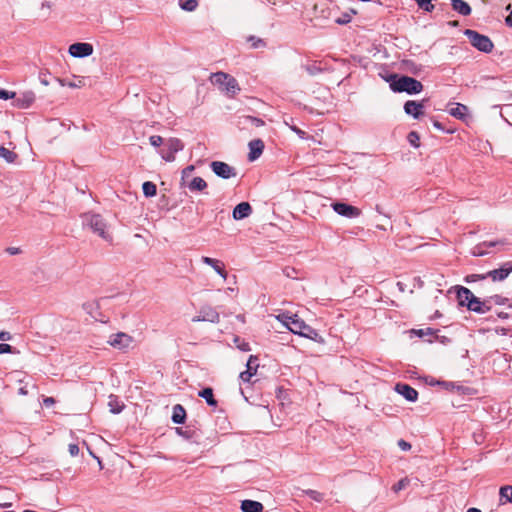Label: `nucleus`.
<instances>
[{"label":"nucleus","instance_id":"nucleus-22","mask_svg":"<svg viewBox=\"0 0 512 512\" xmlns=\"http://www.w3.org/2000/svg\"><path fill=\"white\" fill-rule=\"evenodd\" d=\"M241 510L243 512H262V503L254 500H243L241 503Z\"/></svg>","mask_w":512,"mask_h":512},{"label":"nucleus","instance_id":"nucleus-8","mask_svg":"<svg viewBox=\"0 0 512 512\" xmlns=\"http://www.w3.org/2000/svg\"><path fill=\"white\" fill-rule=\"evenodd\" d=\"M108 343L116 349L125 350L130 348V346L132 345L133 338L126 333L119 332L114 335H111L108 340Z\"/></svg>","mask_w":512,"mask_h":512},{"label":"nucleus","instance_id":"nucleus-60","mask_svg":"<svg viewBox=\"0 0 512 512\" xmlns=\"http://www.w3.org/2000/svg\"><path fill=\"white\" fill-rule=\"evenodd\" d=\"M293 130L298 133V134H303L304 132L301 131L300 129L296 128V127H293Z\"/></svg>","mask_w":512,"mask_h":512},{"label":"nucleus","instance_id":"nucleus-54","mask_svg":"<svg viewBox=\"0 0 512 512\" xmlns=\"http://www.w3.org/2000/svg\"><path fill=\"white\" fill-rule=\"evenodd\" d=\"M7 251L14 255V254H17L18 253V248H8Z\"/></svg>","mask_w":512,"mask_h":512},{"label":"nucleus","instance_id":"nucleus-19","mask_svg":"<svg viewBox=\"0 0 512 512\" xmlns=\"http://www.w3.org/2000/svg\"><path fill=\"white\" fill-rule=\"evenodd\" d=\"M423 104L413 100H409L404 104V111L406 114L418 119L423 113Z\"/></svg>","mask_w":512,"mask_h":512},{"label":"nucleus","instance_id":"nucleus-14","mask_svg":"<svg viewBox=\"0 0 512 512\" xmlns=\"http://www.w3.org/2000/svg\"><path fill=\"white\" fill-rule=\"evenodd\" d=\"M395 391L410 402H415L418 399V392L408 384L397 383Z\"/></svg>","mask_w":512,"mask_h":512},{"label":"nucleus","instance_id":"nucleus-44","mask_svg":"<svg viewBox=\"0 0 512 512\" xmlns=\"http://www.w3.org/2000/svg\"><path fill=\"white\" fill-rule=\"evenodd\" d=\"M149 142L152 146L159 147L160 145L163 144V138L158 135H153V136H150Z\"/></svg>","mask_w":512,"mask_h":512},{"label":"nucleus","instance_id":"nucleus-47","mask_svg":"<svg viewBox=\"0 0 512 512\" xmlns=\"http://www.w3.org/2000/svg\"><path fill=\"white\" fill-rule=\"evenodd\" d=\"M68 450L71 456L75 457L79 454V447L77 444H69Z\"/></svg>","mask_w":512,"mask_h":512},{"label":"nucleus","instance_id":"nucleus-61","mask_svg":"<svg viewBox=\"0 0 512 512\" xmlns=\"http://www.w3.org/2000/svg\"><path fill=\"white\" fill-rule=\"evenodd\" d=\"M41 83H42L43 85H45V86H47V85L49 84V83H48V81H46V80H41Z\"/></svg>","mask_w":512,"mask_h":512},{"label":"nucleus","instance_id":"nucleus-46","mask_svg":"<svg viewBox=\"0 0 512 512\" xmlns=\"http://www.w3.org/2000/svg\"><path fill=\"white\" fill-rule=\"evenodd\" d=\"M253 375H254V372H250V371L245 370V371L240 373V378L244 382H249Z\"/></svg>","mask_w":512,"mask_h":512},{"label":"nucleus","instance_id":"nucleus-40","mask_svg":"<svg viewBox=\"0 0 512 512\" xmlns=\"http://www.w3.org/2000/svg\"><path fill=\"white\" fill-rule=\"evenodd\" d=\"M418 6L426 11H431L434 6L431 4V0H415Z\"/></svg>","mask_w":512,"mask_h":512},{"label":"nucleus","instance_id":"nucleus-57","mask_svg":"<svg viewBox=\"0 0 512 512\" xmlns=\"http://www.w3.org/2000/svg\"><path fill=\"white\" fill-rule=\"evenodd\" d=\"M347 22H349V20L348 19L345 20V18H342V20L341 19L337 20V23H339V24H344V23H347Z\"/></svg>","mask_w":512,"mask_h":512},{"label":"nucleus","instance_id":"nucleus-20","mask_svg":"<svg viewBox=\"0 0 512 512\" xmlns=\"http://www.w3.org/2000/svg\"><path fill=\"white\" fill-rule=\"evenodd\" d=\"M249 155L248 158L250 161H255L260 157L264 149V143L260 139H255L249 142Z\"/></svg>","mask_w":512,"mask_h":512},{"label":"nucleus","instance_id":"nucleus-21","mask_svg":"<svg viewBox=\"0 0 512 512\" xmlns=\"http://www.w3.org/2000/svg\"><path fill=\"white\" fill-rule=\"evenodd\" d=\"M455 289H456L457 299H458L459 305L467 307V303H469V301H472V299L475 296L466 287L456 286Z\"/></svg>","mask_w":512,"mask_h":512},{"label":"nucleus","instance_id":"nucleus-45","mask_svg":"<svg viewBox=\"0 0 512 512\" xmlns=\"http://www.w3.org/2000/svg\"><path fill=\"white\" fill-rule=\"evenodd\" d=\"M14 353L13 348L9 344L0 343V354Z\"/></svg>","mask_w":512,"mask_h":512},{"label":"nucleus","instance_id":"nucleus-17","mask_svg":"<svg viewBox=\"0 0 512 512\" xmlns=\"http://www.w3.org/2000/svg\"><path fill=\"white\" fill-rule=\"evenodd\" d=\"M180 186L188 188L191 192H202L207 188V182L203 178L196 176Z\"/></svg>","mask_w":512,"mask_h":512},{"label":"nucleus","instance_id":"nucleus-56","mask_svg":"<svg viewBox=\"0 0 512 512\" xmlns=\"http://www.w3.org/2000/svg\"><path fill=\"white\" fill-rule=\"evenodd\" d=\"M467 512H482V511L480 509H478V508H469L467 510Z\"/></svg>","mask_w":512,"mask_h":512},{"label":"nucleus","instance_id":"nucleus-15","mask_svg":"<svg viewBox=\"0 0 512 512\" xmlns=\"http://www.w3.org/2000/svg\"><path fill=\"white\" fill-rule=\"evenodd\" d=\"M507 265L508 264L499 269L489 271L487 274L482 275L481 279H485L487 277L491 278L493 281H502L506 279L508 275L512 272V265H509L508 267Z\"/></svg>","mask_w":512,"mask_h":512},{"label":"nucleus","instance_id":"nucleus-34","mask_svg":"<svg viewBox=\"0 0 512 512\" xmlns=\"http://www.w3.org/2000/svg\"><path fill=\"white\" fill-rule=\"evenodd\" d=\"M499 494L501 499H505L508 502H512V486L501 487Z\"/></svg>","mask_w":512,"mask_h":512},{"label":"nucleus","instance_id":"nucleus-6","mask_svg":"<svg viewBox=\"0 0 512 512\" xmlns=\"http://www.w3.org/2000/svg\"><path fill=\"white\" fill-rule=\"evenodd\" d=\"M93 45L87 42H77L69 46L68 52L72 57L85 58L93 54Z\"/></svg>","mask_w":512,"mask_h":512},{"label":"nucleus","instance_id":"nucleus-39","mask_svg":"<svg viewBox=\"0 0 512 512\" xmlns=\"http://www.w3.org/2000/svg\"><path fill=\"white\" fill-rule=\"evenodd\" d=\"M244 121L247 123H250L251 125H254L256 127H260V126L264 125L263 120H261L259 118L252 117V116L244 117Z\"/></svg>","mask_w":512,"mask_h":512},{"label":"nucleus","instance_id":"nucleus-11","mask_svg":"<svg viewBox=\"0 0 512 512\" xmlns=\"http://www.w3.org/2000/svg\"><path fill=\"white\" fill-rule=\"evenodd\" d=\"M219 320V313L210 306L202 307L199 311V315L192 318V322L209 321L211 323H218Z\"/></svg>","mask_w":512,"mask_h":512},{"label":"nucleus","instance_id":"nucleus-25","mask_svg":"<svg viewBox=\"0 0 512 512\" xmlns=\"http://www.w3.org/2000/svg\"><path fill=\"white\" fill-rule=\"evenodd\" d=\"M185 418H186L185 409L180 404L175 405L173 407L172 421L176 424H182V423H184Z\"/></svg>","mask_w":512,"mask_h":512},{"label":"nucleus","instance_id":"nucleus-13","mask_svg":"<svg viewBox=\"0 0 512 512\" xmlns=\"http://www.w3.org/2000/svg\"><path fill=\"white\" fill-rule=\"evenodd\" d=\"M201 261L204 264L210 266L221 278H223L224 280L227 279L228 273L225 270V264L223 261L208 256H203L201 258Z\"/></svg>","mask_w":512,"mask_h":512},{"label":"nucleus","instance_id":"nucleus-31","mask_svg":"<svg viewBox=\"0 0 512 512\" xmlns=\"http://www.w3.org/2000/svg\"><path fill=\"white\" fill-rule=\"evenodd\" d=\"M194 170H195L194 165H189L182 170L180 185H182L183 183H185L186 181H188L189 179L192 178V173L194 172Z\"/></svg>","mask_w":512,"mask_h":512},{"label":"nucleus","instance_id":"nucleus-28","mask_svg":"<svg viewBox=\"0 0 512 512\" xmlns=\"http://www.w3.org/2000/svg\"><path fill=\"white\" fill-rule=\"evenodd\" d=\"M498 244H501L500 242H484L482 243L481 245L475 247L473 249V255L475 256H483L485 254H487V251L484 249V248H488V247H493V246H496Z\"/></svg>","mask_w":512,"mask_h":512},{"label":"nucleus","instance_id":"nucleus-12","mask_svg":"<svg viewBox=\"0 0 512 512\" xmlns=\"http://www.w3.org/2000/svg\"><path fill=\"white\" fill-rule=\"evenodd\" d=\"M13 106L19 109H27L35 102L36 96L33 91H24L14 98Z\"/></svg>","mask_w":512,"mask_h":512},{"label":"nucleus","instance_id":"nucleus-35","mask_svg":"<svg viewBox=\"0 0 512 512\" xmlns=\"http://www.w3.org/2000/svg\"><path fill=\"white\" fill-rule=\"evenodd\" d=\"M247 371L254 372V374L257 371V368L259 366L257 357L251 355L247 361Z\"/></svg>","mask_w":512,"mask_h":512},{"label":"nucleus","instance_id":"nucleus-36","mask_svg":"<svg viewBox=\"0 0 512 512\" xmlns=\"http://www.w3.org/2000/svg\"><path fill=\"white\" fill-rule=\"evenodd\" d=\"M306 495H308L311 499L321 502L324 499V495L316 490H306Z\"/></svg>","mask_w":512,"mask_h":512},{"label":"nucleus","instance_id":"nucleus-30","mask_svg":"<svg viewBox=\"0 0 512 512\" xmlns=\"http://www.w3.org/2000/svg\"><path fill=\"white\" fill-rule=\"evenodd\" d=\"M108 406L110 408V411L114 414H118L123 410L124 405L120 404L116 397L110 396Z\"/></svg>","mask_w":512,"mask_h":512},{"label":"nucleus","instance_id":"nucleus-18","mask_svg":"<svg viewBox=\"0 0 512 512\" xmlns=\"http://www.w3.org/2000/svg\"><path fill=\"white\" fill-rule=\"evenodd\" d=\"M251 213V205L248 202H241L233 209L232 216L235 220H242L249 217Z\"/></svg>","mask_w":512,"mask_h":512},{"label":"nucleus","instance_id":"nucleus-24","mask_svg":"<svg viewBox=\"0 0 512 512\" xmlns=\"http://www.w3.org/2000/svg\"><path fill=\"white\" fill-rule=\"evenodd\" d=\"M467 112H468L467 106H465L461 103H456L454 105V107L449 109V114L451 116H453L457 119H461V120H463L465 118V116L467 115Z\"/></svg>","mask_w":512,"mask_h":512},{"label":"nucleus","instance_id":"nucleus-5","mask_svg":"<svg viewBox=\"0 0 512 512\" xmlns=\"http://www.w3.org/2000/svg\"><path fill=\"white\" fill-rule=\"evenodd\" d=\"M464 34L468 37L471 45L479 51L484 53H489L492 51L494 45L489 37L471 29H466Z\"/></svg>","mask_w":512,"mask_h":512},{"label":"nucleus","instance_id":"nucleus-16","mask_svg":"<svg viewBox=\"0 0 512 512\" xmlns=\"http://www.w3.org/2000/svg\"><path fill=\"white\" fill-rule=\"evenodd\" d=\"M467 308L470 311H473V312H476L479 314H485L491 309V306L487 302V299L481 301L478 297L475 296L472 299V301H469V303H467Z\"/></svg>","mask_w":512,"mask_h":512},{"label":"nucleus","instance_id":"nucleus-58","mask_svg":"<svg viewBox=\"0 0 512 512\" xmlns=\"http://www.w3.org/2000/svg\"><path fill=\"white\" fill-rule=\"evenodd\" d=\"M347 22H349V20L348 19L345 20V18H342V20L341 19L337 20V23H339V24H344V23H347Z\"/></svg>","mask_w":512,"mask_h":512},{"label":"nucleus","instance_id":"nucleus-7","mask_svg":"<svg viewBox=\"0 0 512 512\" xmlns=\"http://www.w3.org/2000/svg\"><path fill=\"white\" fill-rule=\"evenodd\" d=\"M167 150L161 153V157L167 161L172 162L175 160V154L184 148L183 143L178 138H170L166 142Z\"/></svg>","mask_w":512,"mask_h":512},{"label":"nucleus","instance_id":"nucleus-1","mask_svg":"<svg viewBox=\"0 0 512 512\" xmlns=\"http://www.w3.org/2000/svg\"><path fill=\"white\" fill-rule=\"evenodd\" d=\"M276 319L286 326L292 333L309 338L317 343H324V339L311 326L307 325L297 315L282 313L276 316Z\"/></svg>","mask_w":512,"mask_h":512},{"label":"nucleus","instance_id":"nucleus-51","mask_svg":"<svg viewBox=\"0 0 512 512\" xmlns=\"http://www.w3.org/2000/svg\"><path fill=\"white\" fill-rule=\"evenodd\" d=\"M437 385H442L444 386L446 389H450L453 387V384L450 383V382H441V381H437Z\"/></svg>","mask_w":512,"mask_h":512},{"label":"nucleus","instance_id":"nucleus-50","mask_svg":"<svg viewBox=\"0 0 512 512\" xmlns=\"http://www.w3.org/2000/svg\"><path fill=\"white\" fill-rule=\"evenodd\" d=\"M43 403L46 407H50L52 406L54 403H55V400L54 398L52 397H46L44 400H43Z\"/></svg>","mask_w":512,"mask_h":512},{"label":"nucleus","instance_id":"nucleus-64","mask_svg":"<svg viewBox=\"0 0 512 512\" xmlns=\"http://www.w3.org/2000/svg\"><path fill=\"white\" fill-rule=\"evenodd\" d=\"M45 6H46L47 8H50L49 3H47V4L43 3V4H42V7H43V8H44Z\"/></svg>","mask_w":512,"mask_h":512},{"label":"nucleus","instance_id":"nucleus-38","mask_svg":"<svg viewBox=\"0 0 512 512\" xmlns=\"http://www.w3.org/2000/svg\"><path fill=\"white\" fill-rule=\"evenodd\" d=\"M61 86H68L70 88H78L83 85V81L81 79L73 82H65L64 80L58 79Z\"/></svg>","mask_w":512,"mask_h":512},{"label":"nucleus","instance_id":"nucleus-53","mask_svg":"<svg viewBox=\"0 0 512 512\" xmlns=\"http://www.w3.org/2000/svg\"><path fill=\"white\" fill-rule=\"evenodd\" d=\"M506 23L512 27V10L508 17L506 18Z\"/></svg>","mask_w":512,"mask_h":512},{"label":"nucleus","instance_id":"nucleus-59","mask_svg":"<svg viewBox=\"0 0 512 512\" xmlns=\"http://www.w3.org/2000/svg\"><path fill=\"white\" fill-rule=\"evenodd\" d=\"M434 126L437 128V129H442V126L439 122H434Z\"/></svg>","mask_w":512,"mask_h":512},{"label":"nucleus","instance_id":"nucleus-26","mask_svg":"<svg viewBox=\"0 0 512 512\" xmlns=\"http://www.w3.org/2000/svg\"><path fill=\"white\" fill-rule=\"evenodd\" d=\"M199 397L206 400L207 404L210 406H216L217 401L214 399L213 390L210 387L204 388L198 393Z\"/></svg>","mask_w":512,"mask_h":512},{"label":"nucleus","instance_id":"nucleus-23","mask_svg":"<svg viewBox=\"0 0 512 512\" xmlns=\"http://www.w3.org/2000/svg\"><path fill=\"white\" fill-rule=\"evenodd\" d=\"M453 10L463 16H467L471 13L469 4L463 0H451Z\"/></svg>","mask_w":512,"mask_h":512},{"label":"nucleus","instance_id":"nucleus-48","mask_svg":"<svg viewBox=\"0 0 512 512\" xmlns=\"http://www.w3.org/2000/svg\"><path fill=\"white\" fill-rule=\"evenodd\" d=\"M398 446L403 451H408V450L411 449V444L408 443L407 441L403 440V439L398 441Z\"/></svg>","mask_w":512,"mask_h":512},{"label":"nucleus","instance_id":"nucleus-32","mask_svg":"<svg viewBox=\"0 0 512 512\" xmlns=\"http://www.w3.org/2000/svg\"><path fill=\"white\" fill-rule=\"evenodd\" d=\"M180 7L185 10L192 12L197 8V1L196 0H179Z\"/></svg>","mask_w":512,"mask_h":512},{"label":"nucleus","instance_id":"nucleus-27","mask_svg":"<svg viewBox=\"0 0 512 512\" xmlns=\"http://www.w3.org/2000/svg\"><path fill=\"white\" fill-rule=\"evenodd\" d=\"M246 42L250 44V48L252 49H262L267 46V43L264 39L259 38L254 35H250L246 38Z\"/></svg>","mask_w":512,"mask_h":512},{"label":"nucleus","instance_id":"nucleus-43","mask_svg":"<svg viewBox=\"0 0 512 512\" xmlns=\"http://www.w3.org/2000/svg\"><path fill=\"white\" fill-rule=\"evenodd\" d=\"M16 97V93L12 91H7L5 89L0 88V99H14Z\"/></svg>","mask_w":512,"mask_h":512},{"label":"nucleus","instance_id":"nucleus-37","mask_svg":"<svg viewBox=\"0 0 512 512\" xmlns=\"http://www.w3.org/2000/svg\"><path fill=\"white\" fill-rule=\"evenodd\" d=\"M419 140H420V137L415 131H412L408 134V141L412 146H414L416 148L419 147V145H420Z\"/></svg>","mask_w":512,"mask_h":512},{"label":"nucleus","instance_id":"nucleus-10","mask_svg":"<svg viewBox=\"0 0 512 512\" xmlns=\"http://www.w3.org/2000/svg\"><path fill=\"white\" fill-rule=\"evenodd\" d=\"M332 208L338 215L346 218H356L361 214L359 208L342 202L333 203Z\"/></svg>","mask_w":512,"mask_h":512},{"label":"nucleus","instance_id":"nucleus-62","mask_svg":"<svg viewBox=\"0 0 512 512\" xmlns=\"http://www.w3.org/2000/svg\"><path fill=\"white\" fill-rule=\"evenodd\" d=\"M377 228L381 229V230H386V228L384 226H382V225H377Z\"/></svg>","mask_w":512,"mask_h":512},{"label":"nucleus","instance_id":"nucleus-41","mask_svg":"<svg viewBox=\"0 0 512 512\" xmlns=\"http://www.w3.org/2000/svg\"><path fill=\"white\" fill-rule=\"evenodd\" d=\"M234 342L236 343L237 347L242 351H250L249 343L241 340L240 338L236 337L234 339Z\"/></svg>","mask_w":512,"mask_h":512},{"label":"nucleus","instance_id":"nucleus-2","mask_svg":"<svg viewBox=\"0 0 512 512\" xmlns=\"http://www.w3.org/2000/svg\"><path fill=\"white\" fill-rule=\"evenodd\" d=\"M83 225L89 227L95 234L107 242L112 241L111 233L109 232L108 225L101 215L86 213L83 215Z\"/></svg>","mask_w":512,"mask_h":512},{"label":"nucleus","instance_id":"nucleus-55","mask_svg":"<svg viewBox=\"0 0 512 512\" xmlns=\"http://www.w3.org/2000/svg\"><path fill=\"white\" fill-rule=\"evenodd\" d=\"M481 276H482V275H471V276L467 277V279H466V280H467V281H470V280H474L475 278H479V279H481Z\"/></svg>","mask_w":512,"mask_h":512},{"label":"nucleus","instance_id":"nucleus-33","mask_svg":"<svg viewBox=\"0 0 512 512\" xmlns=\"http://www.w3.org/2000/svg\"><path fill=\"white\" fill-rule=\"evenodd\" d=\"M487 302L489 303L490 306H492V304L506 305L508 302V299L505 297H502L500 295H493V296H490L489 298H487Z\"/></svg>","mask_w":512,"mask_h":512},{"label":"nucleus","instance_id":"nucleus-42","mask_svg":"<svg viewBox=\"0 0 512 512\" xmlns=\"http://www.w3.org/2000/svg\"><path fill=\"white\" fill-rule=\"evenodd\" d=\"M409 484V479L408 478H403L401 479L400 481H398V483H396L394 486H393V491L394 492H399L400 490L406 488V486Z\"/></svg>","mask_w":512,"mask_h":512},{"label":"nucleus","instance_id":"nucleus-63","mask_svg":"<svg viewBox=\"0 0 512 512\" xmlns=\"http://www.w3.org/2000/svg\"><path fill=\"white\" fill-rule=\"evenodd\" d=\"M429 384H430V385H436V384H437V381L431 380V381L429 382Z\"/></svg>","mask_w":512,"mask_h":512},{"label":"nucleus","instance_id":"nucleus-52","mask_svg":"<svg viewBox=\"0 0 512 512\" xmlns=\"http://www.w3.org/2000/svg\"><path fill=\"white\" fill-rule=\"evenodd\" d=\"M18 393L22 396H25L28 394V390L26 387H20L19 390H18Z\"/></svg>","mask_w":512,"mask_h":512},{"label":"nucleus","instance_id":"nucleus-29","mask_svg":"<svg viewBox=\"0 0 512 512\" xmlns=\"http://www.w3.org/2000/svg\"><path fill=\"white\" fill-rule=\"evenodd\" d=\"M143 194L146 197H153L157 193V187L153 182L146 181L142 185Z\"/></svg>","mask_w":512,"mask_h":512},{"label":"nucleus","instance_id":"nucleus-9","mask_svg":"<svg viewBox=\"0 0 512 512\" xmlns=\"http://www.w3.org/2000/svg\"><path fill=\"white\" fill-rule=\"evenodd\" d=\"M212 171L220 178L229 179L236 176L235 169L222 161H213L210 164Z\"/></svg>","mask_w":512,"mask_h":512},{"label":"nucleus","instance_id":"nucleus-4","mask_svg":"<svg viewBox=\"0 0 512 512\" xmlns=\"http://www.w3.org/2000/svg\"><path fill=\"white\" fill-rule=\"evenodd\" d=\"M210 80L212 84L219 86L221 91L225 92L230 97L235 96L240 91L237 80L225 72L213 73Z\"/></svg>","mask_w":512,"mask_h":512},{"label":"nucleus","instance_id":"nucleus-49","mask_svg":"<svg viewBox=\"0 0 512 512\" xmlns=\"http://www.w3.org/2000/svg\"><path fill=\"white\" fill-rule=\"evenodd\" d=\"M12 339V335L8 331H1L0 332V340L1 341H9Z\"/></svg>","mask_w":512,"mask_h":512},{"label":"nucleus","instance_id":"nucleus-3","mask_svg":"<svg viewBox=\"0 0 512 512\" xmlns=\"http://www.w3.org/2000/svg\"><path fill=\"white\" fill-rule=\"evenodd\" d=\"M390 88L394 92H406L408 94H418L423 90V85L420 81L409 76H394L390 82Z\"/></svg>","mask_w":512,"mask_h":512}]
</instances>
